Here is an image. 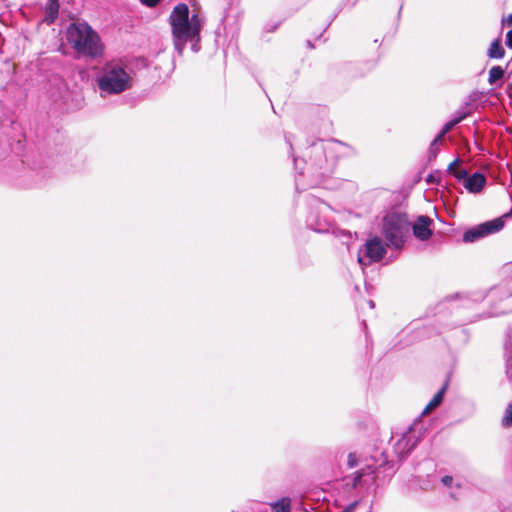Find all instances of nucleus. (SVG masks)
<instances>
[{
    "label": "nucleus",
    "instance_id": "nucleus-29",
    "mask_svg": "<svg viewBox=\"0 0 512 512\" xmlns=\"http://www.w3.org/2000/svg\"><path fill=\"white\" fill-rule=\"evenodd\" d=\"M368 305H369L370 308H374V306H375V304H374V302L372 300L368 301Z\"/></svg>",
    "mask_w": 512,
    "mask_h": 512
},
{
    "label": "nucleus",
    "instance_id": "nucleus-2",
    "mask_svg": "<svg viewBox=\"0 0 512 512\" xmlns=\"http://www.w3.org/2000/svg\"><path fill=\"white\" fill-rule=\"evenodd\" d=\"M204 19L197 13L190 14L185 3L177 4L169 15L173 43L176 51L181 55L187 43L191 44L193 52L200 50L201 30Z\"/></svg>",
    "mask_w": 512,
    "mask_h": 512
},
{
    "label": "nucleus",
    "instance_id": "nucleus-3",
    "mask_svg": "<svg viewBox=\"0 0 512 512\" xmlns=\"http://www.w3.org/2000/svg\"><path fill=\"white\" fill-rule=\"evenodd\" d=\"M66 39L80 56L95 59L103 54L104 46L100 36L85 21L72 22L67 27Z\"/></svg>",
    "mask_w": 512,
    "mask_h": 512
},
{
    "label": "nucleus",
    "instance_id": "nucleus-16",
    "mask_svg": "<svg viewBox=\"0 0 512 512\" xmlns=\"http://www.w3.org/2000/svg\"><path fill=\"white\" fill-rule=\"evenodd\" d=\"M273 512H290L291 500L288 497H283L280 500L271 504Z\"/></svg>",
    "mask_w": 512,
    "mask_h": 512
},
{
    "label": "nucleus",
    "instance_id": "nucleus-12",
    "mask_svg": "<svg viewBox=\"0 0 512 512\" xmlns=\"http://www.w3.org/2000/svg\"><path fill=\"white\" fill-rule=\"evenodd\" d=\"M59 13V3L58 0H47L46 6H45V21L48 24L53 23Z\"/></svg>",
    "mask_w": 512,
    "mask_h": 512
},
{
    "label": "nucleus",
    "instance_id": "nucleus-17",
    "mask_svg": "<svg viewBox=\"0 0 512 512\" xmlns=\"http://www.w3.org/2000/svg\"><path fill=\"white\" fill-rule=\"evenodd\" d=\"M505 70L501 66H493L489 70L488 82L491 85L496 84L504 77Z\"/></svg>",
    "mask_w": 512,
    "mask_h": 512
},
{
    "label": "nucleus",
    "instance_id": "nucleus-22",
    "mask_svg": "<svg viewBox=\"0 0 512 512\" xmlns=\"http://www.w3.org/2000/svg\"><path fill=\"white\" fill-rule=\"evenodd\" d=\"M146 7L153 8L158 5L161 0H139Z\"/></svg>",
    "mask_w": 512,
    "mask_h": 512
},
{
    "label": "nucleus",
    "instance_id": "nucleus-6",
    "mask_svg": "<svg viewBox=\"0 0 512 512\" xmlns=\"http://www.w3.org/2000/svg\"><path fill=\"white\" fill-rule=\"evenodd\" d=\"M424 431L423 423L420 420H415L409 426L394 445V451L400 459L405 458L416 447L423 437Z\"/></svg>",
    "mask_w": 512,
    "mask_h": 512
},
{
    "label": "nucleus",
    "instance_id": "nucleus-25",
    "mask_svg": "<svg viewBox=\"0 0 512 512\" xmlns=\"http://www.w3.org/2000/svg\"><path fill=\"white\" fill-rule=\"evenodd\" d=\"M441 482L443 483V485L450 487L453 483V478L452 476L446 475L441 478Z\"/></svg>",
    "mask_w": 512,
    "mask_h": 512
},
{
    "label": "nucleus",
    "instance_id": "nucleus-15",
    "mask_svg": "<svg viewBox=\"0 0 512 512\" xmlns=\"http://www.w3.org/2000/svg\"><path fill=\"white\" fill-rule=\"evenodd\" d=\"M487 55L492 59H502L505 55V50L501 45L499 39L494 40L488 49Z\"/></svg>",
    "mask_w": 512,
    "mask_h": 512
},
{
    "label": "nucleus",
    "instance_id": "nucleus-28",
    "mask_svg": "<svg viewBox=\"0 0 512 512\" xmlns=\"http://www.w3.org/2000/svg\"><path fill=\"white\" fill-rule=\"evenodd\" d=\"M503 24H507L509 26H512V13L507 16V18L502 19Z\"/></svg>",
    "mask_w": 512,
    "mask_h": 512
},
{
    "label": "nucleus",
    "instance_id": "nucleus-23",
    "mask_svg": "<svg viewBox=\"0 0 512 512\" xmlns=\"http://www.w3.org/2000/svg\"><path fill=\"white\" fill-rule=\"evenodd\" d=\"M459 163H460V160L455 159L452 163L449 164L448 171L454 175V172L457 171L456 167L458 166Z\"/></svg>",
    "mask_w": 512,
    "mask_h": 512
},
{
    "label": "nucleus",
    "instance_id": "nucleus-5",
    "mask_svg": "<svg viewBox=\"0 0 512 512\" xmlns=\"http://www.w3.org/2000/svg\"><path fill=\"white\" fill-rule=\"evenodd\" d=\"M409 231V223L405 214L390 213L383 219V235L386 245L394 249H401L405 236Z\"/></svg>",
    "mask_w": 512,
    "mask_h": 512
},
{
    "label": "nucleus",
    "instance_id": "nucleus-8",
    "mask_svg": "<svg viewBox=\"0 0 512 512\" xmlns=\"http://www.w3.org/2000/svg\"><path fill=\"white\" fill-rule=\"evenodd\" d=\"M386 253L385 246L379 237L369 239L359 250L358 262L366 266L372 262L380 261Z\"/></svg>",
    "mask_w": 512,
    "mask_h": 512
},
{
    "label": "nucleus",
    "instance_id": "nucleus-13",
    "mask_svg": "<svg viewBox=\"0 0 512 512\" xmlns=\"http://www.w3.org/2000/svg\"><path fill=\"white\" fill-rule=\"evenodd\" d=\"M468 113H458L453 119L448 121L441 129L439 134L436 136V141H442L443 137L451 131V129L464 120L467 117Z\"/></svg>",
    "mask_w": 512,
    "mask_h": 512
},
{
    "label": "nucleus",
    "instance_id": "nucleus-14",
    "mask_svg": "<svg viewBox=\"0 0 512 512\" xmlns=\"http://www.w3.org/2000/svg\"><path fill=\"white\" fill-rule=\"evenodd\" d=\"M446 387H447V384H445L434 396L433 398L430 400V402L426 405V407L424 408L422 414H428L429 412H431L432 410H434L436 407H438L442 401H443V397H444V394H445V391H446Z\"/></svg>",
    "mask_w": 512,
    "mask_h": 512
},
{
    "label": "nucleus",
    "instance_id": "nucleus-30",
    "mask_svg": "<svg viewBox=\"0 0 512 512\" xmlns=\"http://www.w3.org/2000/svg\"><path fill=\"white\" fill-rule=\"evenodd\" d=\"M431 181H432V176H431V175H429V176L427 177V182H431Z\"/></svg>",
    "mask_w": 512,
    "mask_h": 512
},
{
    "label": "nucleus",
    "instance_id": "nucleus-20",
    "mask_svg": "<svg viewBox=\"0 0 512 512\" xmlns=\"http://www.w3.org/2000/svg\"><path fill=\"white\" fill-rule=\"evenodd\" d=\"M454 176L455 178H457L458 180H465L469 177L468 176V172L467 170L465 169H461V170H457L454 172Z\"/></svg>",
    "mask_w": 512,
    "mask_h": 512
},
{
    "label": "nucleus",
    "instance_id": "nucleus-9",
    "mask_svg": "<svg viewBox=\"0 0 512 512\" xmlns=\"http://www.w3.org/2000/svg\"><path fill=\"white\" fill-rule=\"evenodd\" d=\"M328 208L329 207L326 204L320 203L317 210H312L309 213L306 219V223L311 230L318 233H327L331 230V221L320 216V213L324 212V210H327Z\"/></svg>",
    "mask_w": 512,
    "mask_h": 512
},
{
    "label": "nucleus",
    "instance_id": "nucleus-24",
    "mask_svg": "<svg viewBox=\"0 0 512 512\" xmlns=\"http://www.w3.org/2000/svg\"><path fill=\"white\" fill-rule=\"evenodd\" d=\"M505 44L508 48L512 49V29L506 33Z\"/></svg>",
    "mask_w": 512,
    "mask_h": 512
},
{
    "label": "nucleus",
    "instance_id": "nucleus-26",
    "mask_svg": "<svg viewBox=\"0 0 512 512\" xmlns=\"http://www.w3.org/2000/svg\"><path fill=\"white\" fill-rule=\"evenodd\" d=\"M279 25H280V23H279V22H278V23H275V24H271V25H270V24H267V25L265 26V30H266L267 32H274V31L278 28V26H279Z\"/></svg>",
    "mask_w": 512,
    "mask_h": 512
},
{
    "label": "nucleus",
    "instance_id": "nucleus-11",
    "mask_svg": "<svg viewBox=\"0 0 512 512\" xmlns=\"http://www.w3.org/2000/svg\"><path fill=\"white\" fill-rule=\"evenodd\" d=\"M485 184V175L480 172H475L466 179L464 186L470 193H479Z\"/></svg>",
    "mask_w": 512,
    "mask_h": 512
},
{
    "label": "nucleus",
    "instance_id": "nucleus-4",
    "mask_svg": "<svg viewBox=\"0 0 512 512\" xmlns=\"http://www.w3.org/2000/svg\"><path fill=\"white\" fill-rule=\"evenodd\" d=\"M132 77L118 62L106 63L96 77L101 97L117 95L132 87Z\"/></svg>",
    "mask_w": 512,
    "mask_h": 512
},
{
    "label": "nucleus",
    "instance_id": "nucleus-1",
    "mask_svg": "<svg viewBox=\"0 0 512 512\" xmlns=\"http://www.w3.org/2000/svg\"><path fill=\"white\" fill-rule=\"evenodd\" d=\"M285 140L289 145L291 155L294 156L290 138L285 136ZM355 153L352 146L341 141L318 139L312 141L302 150L301 158L293 157V161L299 174H306L312 179L313 184L317 185L334 172L338 158L349 157Z\"/></svg>",
    "mask_w": 512,
    "mask_h": 512
},
{
    "label": "nucleus",
    "instance_id": "nucleus-10",
    "mask_svg": "<svg viewBox=\"0 0 512 512\" xmlns=\"http://www.w3.org/2000/svg\"><path fill=\"white\" fill-rule=\"evenodd\" d=\"M432 223V219L428 216H419L413 225V233L415 237L421 241L428 240L432 235V230L430 228Z\"/></svg>",
    "mask_w": 512,
    "mask_h": 512
},
{
    "label": "nucleus",
    "instance_id": "nucleus-27",
    "mask_svg": "<svg viewBox=\"0 0 512 512\" xmlns=\"http://www.w3.org/2000/svg\"><path fill=\"white\" fill-rule=\"evenodd\" d=\"M348 464H349V467H354L356 465V458H355V455L353 453H350L348 455Z\"/></svg>",
    "mask_w": 512,
    "mask_h": 512
},
{
    "label": "nucleus",
    "instance_id": "nucleus-31",
    "mask_svg": "<svg viewBox=\"0 0 512 512\" xmlns=\"http://www.w3.org/2000/svg\"><path fill=\"white\" fill-rule=\"evenodd\" d=\"M307 44H308V46H309L310 48H313V45L311 44V42H310V41H307Z\"/></svg>",
    "mask_w": 512,
    "mask_h": 512
},
{
    "label": "nucleus",
    "instance_id": "nucleus-19",
    "mask_svg": "<svg viewBox=\"0 0 512 512\" xmlns=\"http://www.w3.org/2000/svg\"><path fill=\"white\" fill-rule=\"evenodd\" d=\"M441 141H436V137L434 138V140L432 141V143L430 144V147H429V153L430 155L432 156H436L437 152H438V145Z\"/></svg>",
    "mask_w": 512,
    "mask_h": 512
},
{
    "label": "nucleus",
    "instance_id": "nucleus-18",
    "mask_svg": "<svg viewBox=\"0 0 512 512\" xmlns=\"http://www.w3.org/2000/svg\"><path fill=\"white\" fill-rule=\"evenodd\" d=\"M501 424L505 428H509L512 426V401L507 405L504 411Z\"/></svg>",
    "mask_w": 512,
    "mask_h": 512
},
{
    "label": "nucleus",
    "instance_id": "nucleus-32",
    "mask_svg": "<svg viewBox=\"0 0 512 512\" xmlns=\"http://www.w3.org/2000/svg\"><path fill=\"white\" fill-rule=\"evenodd\" d=\"M366 512H372V506H370Z\"/></svg>",
    "mask_w": 512,
    "mask_h": 512
},
{
    "label": "nucleus",
    "instance_id": "nucleus-7",
    "mask_svg": "<svg viewBox=\"0 0 512 512\" xmlns=\"http://www.w3.org/2000/svg\"><path fill=\"white\" fill-rule=\"evenodd\" d=\"M508 217V214L503 215L502 217L495 218L490 221H486L479 225H476L463 234V241L466 243L475 242L481 238L494 234L500 231L505 224V218Z\"/></svg>",
    "mask_w": 512,
    "mask_h": 512
},
{
    "label": "nucleus",
    "instance_id": "nucleus-21",
    "mask_svg": "<svg viewBox=\"0 0 512 512\" xmlns=\"http://www.w3.org/2000/svg\"><path fill=\"white\" fill-rule=\"evenodd\" d=\"M363 475H364L363 472H355L353 474V476H352V486L353 487H356L361 482Z\"/></svg>",
    "mask_w": 512,
    "mask_h": 512
}]
</instances>
